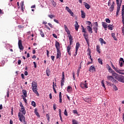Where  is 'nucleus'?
I'll list each match as a JSON object with an SVG mask.
<instances>
[{
  "label": "nucleus",
  "instance_id": "603ef678",
  "mask_svg": "<svg viewBox=\"0 0 124 124\" xmlns=\"http://www.w3.org/2000/svg\"><path fill=\"white\" fill-rule=\"evenodd\" d=\"M64 115H65V116H68L67 111H66V109H65L64 110Z\"/></svg>",
  "mask_w": 124,
  "mask_h": 124
},
{
  "label": "nucleus",
  "instance_id": "e433bc0d",
  "mask_svg": "<svg viewBox=\"0 0 124 124\" xmlns=\"http://www.w3.org/2000/svg\"><path fill=\"white\" fill-rule=\"evenodd\" d=\"M119 65L121 67H123V65H124L123 61H121V58L119 60Z\"/></svg>",
  "mask_w": 124,
  "mask_h": 124
},
{
  "label": "nucleus",
  "instance_id": "a878e982",
  "mask_svg": "<svg viewBox=\"0 0 124 124\" xmlns=\"http://www.w3.org/2000/svg\"><path fill=\"white\" fill-rule=\"evenodd\" d=\"M89 47H90V44L89 43V37H88V36H86V37H84Z\"/></svg>",
  "mask_w": 124,
  "mask_h": 124
},
{
  "label": "nucleus",
  "instance_id": "49530a36",
  "mask_svg": "<svg viewBox=\"0 0 124 124\" xmlns=\"http://www.w3.org/2000/svg\"><path fill=\"white\" fill-rule=\"evenodd\" d=\"M46 116L47 120H48V122H49L50 121V116H49V114H46Z\"/></svg>",
  "mask_w": 124,
  "mask_h": 124
},
{
  "label": "nucleus",
  "instance_id": "423d86ee",
  "mask_svg": "<svg viewBox=\"0 0 124 124\" xmlns=\"http://www.w3.org/2000/svg\"><path fill=\"white\" fill-rule=\"evenodd\" d=\"M122 2H123V0H120V1H119V0H116V3L117 4V9L116 12H120V8H121Z\"/></svg>",
  "mask_w": 124,
  "mask_h": 124
},
{
  "label": "nucleus",
  "instance_id": "69168bd1",
  "mask_svg": "<svg viewBox=\"0 0 124 124\" xmlns=\"http://www.w3.org/2000/svg\"><path fill=\"white\" fill-rule=\"evenodd\" d=\"M92 63H93V61H91V62H87V65H90V64H92Z\"/></svg>",
  "mask_w": 124,
  "mask_h": 124
},
{
  "label": "nucleus",
  "instance_id": "aec40b11",
  "mask_svg": "<svg viewBox=\"0 0 124 124\" xmlns=\"http://www.w3.org/2000/svg\"><path fill=\"white\" fill-rule=\"evenodd\" d=\"M99 41L100 42V43L101 44V45H103V44H106V42H105L104 41V40H103V39L100 38H99Z\"/></svg>",
  "mask_w": 124,
  "mask_h": 124
},
{
  "label": "nucleus",
  "instance_id": "72a5a7b5",
  "mask_svg": "<svg viewBox=\"0 0 124 124\" xmlns=\"http://www.w3.org/2000/svg\"><path fill=\"white\" fill-rule=\"evenodd\" d=\"M109 10L110 12H112L114 10V6L113 5H111L110 6V7L109 9Z\"/></svg>",
  "mask_w": 124,
  "mask_h": 124
},
{
  "label": "nucleus",
  "instance_id": "412c9836",
  "mask_svg": "<svg viewBox=\"0 0 124 124\" xmlns=\"http://www.w3.org/2000/svg\"><path fill=\"white\" fill-rule=\"evenodd\" d=\"M83 100H84V101H85V102H91V98H83Z\"/></svg>",
  "mask_w": 124,
  "mask_h": 124
},
{
  "label": "nucleus",
  "instance_id": "393cba45",
  "mask_svg": "<svg viewBox=\"0 0 124 124\" xmlns=\"http://www.w3.org/2000/svg\"><path fill=\"white\" fill-rule=\"evenodd\" d=\"M96 51L98 54H100V46L98 45L96 46Z\"/></svg>",
  "mask_w": 124,
  "mask_h": 124
},
{
  "label": "nucleus",
  "instance_id": "a19ab883",
  "mask_svg": "<svg viewBox=\"0 0 124 124\" xmlns=\"http://www.w3.org/2000/svg\"><path fill=\"white\" fill-rule=\"evenodd\" d=\"M51 72L50 71V70H46V74L47 76H50V73Z\"/></svg>",
  "mask_w": 124,
  "mask_h": 124
},
{
  "label": "nucleus",
  "instance_id": "b1692460",
  "mask_svg": "<svg viewBox=\"0 0 124 124\" xmlns=\"http://www.w3.org/2000/svg\"><path fill=\"white\" fill-rule=\"evenodd\" d=\"M85 7L87 9H90V8H91V6H90L87 2H85Z\"/></svg>",
  "mask_w": 124,
  "mask_h": 124
},
{
  "label": "nucleus",
  "instance_id": "09e8293b",
  "mask_svg": "<svg viewBox=\"0 0 124 124\" xmlns=\"http://www.w3.org/2000/svg\"><path fill=\"white\" fill-rule=\"evenodd\" d=\"M114 70H115V71L117 72V73H119L120 71H121V70L116 68L115 69H114Z\"/></svg>",
  "mask_w": 124,
  "mask_h": 124
},
{
  "label": "nucleus",
  "instance_id": "4d7b16f0",
  "mask_svg": "<svg viewBox=\"0 0 124 124\" xmlns=\"http://www.w3.org/2000/svg\"><path fill=\"white\" fill-rule=\"evenodd\" d=\"M22 62V61H21V60H18V62H17V63L19 65H20V64H21V63Z\"/></svg>",
  "mask_w": 124,
  "mask_h": 124
},
{
  "label": "nucleus",
  "instance_id": "4c0bfd02",
  "mask_svg": "<svg viewBox=\"0 0 124 124\" xmlns=\"http://www.w3.org/2000/svg\"><path fill=\"white\" fill-rule=\"evenodd\" d=\"M52 6L53 7H56V6H57V3L56 2H54V0H52Z\"/></svg>",
  "mask_w": 124,
  "mask_h": 124
},
{
  "label": "nucleus",
  "instance_id": "0eeeda50",
  "mask_svg": "<svg viewBox=\"0 0 124 124\" xmlns=\"http://www.w3.org/2000/svg\"><path fill=\"white\" fill-rule=\"evenodd\" d=\"M72 44V41H70V45H69L67 47V51L68 55L70 56H71V51H70V50L71 49V45Z\"/></svg>",
  "mask_w": 124,
  "mask_h": 124
},
{
  "label": "nucleus",
  "instance_id": "58836bf2",
  "mask_svg": "<svg viewBox=\"0 0 124 124\" xmlns=\"http://www.w3.org/2000/svg\"><path fill=\"white\" fill-rule=\"evenodd\" d=\"M68 37L70 41H73V39L72 38V36L70 34H70H68Z\"/></svg>",
  "mask_w": 124,
  "mask_h": 124
},
{
  "label": "nucleus",
  "instance_id": "2f4dec72",
  "mask_svg": "<svg viewBox=\"0 0 124 124\" xmlns=\"http://www.w3.org/2000/svg\"><path fill=\"white\" fill-rule=\"evenodd\" d=\"M111 36L113 37V38H114V40L117 41V38L116 37L115 33H112Z\"/></svg>",
  "mask_w": 124,
  "mask_h": 124
},
{
  "label": "nucleus",
  "instance_id": "ddd939ff",
  "mask_svg": "<svg viewBox=\"0 0 124 124\" xmlns=\"http://www.w3.org/2000/svg\"><path fill=\"white\" fill-rule=\"evenodd\" d=\"M102 26L104 28V29H105V31H107V28L108 27V24L105 22H102Z\"/></svg>",
  "mask_w": 124,
  "mask_h": 124
},
{
  "label": "nucleus",
  "instance_id": "7c9ffc66",
  "mask_svg": "<svg viewBox=\"0 0 124 124\" xmlns=\"http://www.w3.org/2000/svg\"><path fill=\"white\" fill-rule=\"evenodd\" d=\"M93 30L94 31H95V33H97V30H98V27L94 26L93 28Z\"/></svg>",
  "mask_w": 124,
  "mask_h": 124
},
{
  "label": "nucleus",
  "instance_id": "c85d7f7f",
  "mask_svg": "<svg viewBox=\"0 0 124 124\" xmlns=\"http://www.w3.org/2000/svg\"><path fill=\"white\" fill-rule=\"evenodd\" d=\"M80 45L79 44V43H77L76 46V50H78V49H79V47H80Z\"/></svg>",
  "mask_w": 124,
  "mask_h": 124
},
{
  "label": "nucleus",
  "instance_id": "338daca9",
  "mask_svg": "<svg viewBox=\"0 0 124 124\" xmlns=\"http://www.w3.org/2000/svg\"><path fill=\"white\" fill-rule=\"evenodd\" d=\"M111 0H109V1L108 2V6H110V5H111Z\"/></svg>",
  "mask_w": 124,
  "mask_h": 124
},
{
  "label": "nucleus",
  "instance_id": "f8f14e48",
  "mask_svg": "<svg viewBox=\"0 0 124 124\" xmlns=\"http://www.w3.org/2000/svg\"><path fill=\"white\" fill-rule=\"evenodd\" d=\"M88 71H90V72H95V67L94 66L92 65L90 67Z\"/></svg>",
  "mask_w": 124,
  "mask_h": 124
},
{
  "label": "nucleus",
  "instance_id": "a18cd8bd",
  "mask_svg": "<svg viewBox=\"0 0 124 124\" xmlns=\"http://www.w3.org/2000/svg\"><path fill=\"white\" fill-rule=\"evenodd\" d=\"M70 90H72V87H71L70 86H68L67 87V91L68 92H69V91H70Z\"/></svg>",
  "mask_w": 124,
  "mask_h": 124
},
{
  "label": "nucleus",
  "instance_id": "6e6d98bb",
  "mask_svg": "<svg viewBox=\"0 0 124 124\" xmlns=\"http://www.w3.org/2000/svg\"><path fill=\"white\" fill-rule=\"evenodd\" d=\"M82 32H84L85 33H86V29L85 28H84V27H83V28H82Z\"/></svg>",
  "mask_w": 124,
  "mask_h": 124
},
{
  "label": "nucleus",
  "instance_id": "37998d69",
  "mask_svg": "<svg viewBox=\"0 0 124 124\" xmlns=\"http://www.w3.org/2000/svg\"><path fill=\"white\" fill-rule=\"evenodd\" d=\"M31 105L33 106V107H35L36 106V104H35V102L32 101L31 102Z\"/></svg>",
  "mask_w": 124,
  "mask_h": 124
},
{
  "label": "nucleus",
  "instance_id": "8fccbe9b",
  "mask_svg": "<svg viewBox=\"0 0 124 124\" xmlns=\"http://www.w3.org/2000/svg\"><path fill=\"white\" fill-rule=\"evenodd\" d=\"M49 53H50V52H49V50H46V56H47V58H49Z\"/></svg>",
  "mask_w": 124,
  "mask_h": 124
},
{
  "label": "nucleus",
  "instance_id": "3c124183",
  "mask_svg": "<svg viewBox=\"0 0 124 124\" xmlns=\"http://www.w3.org/2000/svg\"><path fill=\"white\" fill-rule=\"evenodd\" d=\"M53 109H54V110H56V109H57V105L54 104V105H53Z\"/></svg>",
  "mask_w": 124,
  "mask_h": 124
},
{
  "label": "nucleus",
  "instance_id": "c03bdc74",
  "mask_svg": "<svg viewBox=\"0 0 124 124\" xmlns=\"http://www.w3.org/2000/svg\"><path fill=\"white\" fill-rule=\"evenodd\" d=\"M105 21L106 23H108V24H110V23H111V20H110L109 18H106L105 19Z\"/></svg>",
  "mask_w": 124,
  "mask_h": 124
},
{
  "label": "nucleus",
  "instance_id": "f03ea898",
  "mask_svg": "<svg viewBox=\"0 0 124 124\" xmlns=\"http://www.w3.org/2000/svg\"><path fill=\"white\" fill-rule=\"evenodd\" d=\"M116 76L113 75V76H115L114 78L116 79V80H117L119 81V82H121L122 83H124V77L122 75H118L116 73H115Z\"/></svg>",
  "mask_w": 124,
  "mask_h": 124
},
{
  "label": "nucleus",
  "instance_id": "20e7f679",
  "mask_svg": "<svg viewBox=\"0 0 124 124\" xmlns=\"http://www.w3.org/2000/svg\"><path fill=\"white\" fill-rule=\"evenodd\" d=\"M107 78L108 80V81H110V82H112L113 84H118L119 83V82L117 81V80L115 79L113 76H108L107 77Z\"/></svg>",
  "mask_w": 124,
  "mask_h": 124
},
{
  "label": "nucleus",
  "instance_id": "1a4fd4ad",
  "mask_svg": "<svg viewBox=\"0 0 124 124\" xmlns=\"http://www.w3.org/2000/svg\"><path fill=\"white\" fill-rule=\"evenodd\" d=\"M55 47L57 51H61V46L60 45V43L58 41H55Z\"/></svg>",
  "mask_w": 124,
  "mask_h": 124
},
{
  "label": "nucleus",
  "instance_id": "052dcab7",
  "mask_svg": "<svg viewBox=\"0 0 124 124\" xmlns=\"http://www.w3.org/2000/svg\"><path fill=\"white\" fill-rule=\"evenodd\" d=\"M86 22L88 26H91V25H92V22H91V21H86Z\"/></svg>",
  "mask_w": 124,
  "mask_h": 124
},
{
  "label": "nucleus",
  "instance_id": "bb28decb",
  "mask_svg": "<svg viewBox=\"0 0 124 124\" xmlns=\"http://www.w3.org/2000/svg\"><path fill=\"white\" fill-rule=\"evenodd\" d=\"M108 30L110 31H113V25L109 24L108 26Z\"/></svg>",
  "mask_w": 124,
  "mask_h": 124
},
{
  "label": "nucleus",
  "instance_id": "e2e57ef3",
  "mask_svg": "<svg viewBox=\"0 0 124 124\" xmlns=\"http://www.w3.org/2000/svg\"><path fill=\"white\" fill-rule=\"evenodd\" d=\"M52 35H53V37H55V38H58V36H57V34H53Z\"/></svg>",
  "mask_w": 124,
  "mask_h": 124
},
{
  "label": "nucleus",
  "instance_id": "c9c22d12",
  "mask_svg": "<svg viewBox=\"0 0 124 124\" xmlns=\"http://www.w3.org/2000/svg\"><path fill=\"white\" fill-rule=\"evenodd\" d=\"M98 62H99V63H100V64H103V62H102V59L99 58L98 59Z\"/></svg>",
  "mask_w": 124,
  "mask_h": 124
},
{
  "label": "nucleus",
  "instance_id": "473e14b6",
  "mask_svg": "<svg viewBox=\"0 0 124 124\" xmlns=\"http://www.w3.org/2000/svg\"><path fill=\"white\" fill-rule=\"evenodd\" d=\"M34 113H35V115H36V116H37V117H40L39 113H38V112H37V108L35 109Z\"/></svg>",
  "mask_w": 124,
  "mask_h": 124
},
{
  "label": "nucleus",
  "instance_id": "9b49d317",
  "mask_svg": "<svg viewBox=\"0 0 124 124\" xmlns=\"http://www.w3.org/2000/svg\"><path fill=\"white\" fill-rule=\"evenodd\" d=\"M62 57V52L61 50H57V55H56V59H59L61 60V58Z\"/></svg>",
  "mask_w": 124,
  "mask_h": 124
},
{
  "label": "nucleus",
  "instance_id": "ea45409f",
  "mask_svg": "<svg viewBox=\"0 0 124 124\" xmlns=\"http://www.w3.org/2000/svg\"><path fill=\"white\" fill-rule=\"evenodd\" d=\"M40 34L41 35L42 37H44V32H43V31H42V30H40Z\"/></svg>",
  "mask_w": 124,
  "mask_h": 124
},
{
  "label": "nucleus",
  "instance_id": "0e129e2a",
  "mask_svg": "<svg viewBox=\"0 0 124 124\" xmlns=\"http://www.w3.org/2000/svg\"><path fill=\"white\" fill-rule=\"evenodd\" d=\"M18 28L19 29H23V28H24V26L22 25H18Z\"/></svg>",
  "mask_w": 124,
  "mask_h": 124
},
{
  "label": "nucleus",
  "instance_id": "864d4df0",
  "mask_svg": "<svg viewBox=\"0 0 124 124\" xmlns=\"http://www.w3.org/2000/svg\"><path fill=\"white\" fill-rule=\"evenodd\" d=\"M51 59L52 61H53V62H54V61H55V56H51Z\"/></svg>",
  "mask_w": 124,
  "mask_h": 124
},
{
  "label": "nucleus",
  "instance_id": "f704fd0d",
  "mask_svg": "<svg viewBox=\"0 0 124 124\" xmlns=\"http://www.w3.org/2000/svg\"><path fill=\"white\" fill-rule=\"evenodd\" d=\"M48 16L50 19H53V18H55V17H56V16H55L54 15H48Z\"/></svg>",
  "mask_w": 124,
  "mask_h": 124
},
{
  "label": "nucleus",
  "instance_id": "79ce46f5",
  "mask_svg": "<svg viewBox=\"0 0 124 124\" xmlns=\"http://www.w3.org/2000/svg\"><path fill=\"white\" fill-rule=\"evenodd\" d=\"M72 124H78V121L75 119L72 120Z\"/></svg>",
  "mask_w": 124,
  "mask_h": 124
},
{
  "label": "nucleus",
  "instance_id": "7ed1b4c3",
  "mask_svg": "<svg viewBox=\"0 0 124 124\" xmlns=\"http://www.w3.org/2000/svg\"><path fill=\"white\" fill-rule=\"evenodd\" d=\"M20 106L21 107L20 109H19V113H20V115H22V116H25L26 115V109H25V107L23 105L22 103H20Z\"/></svg>",
  "mask_w": 124,
  "mask_h": 124
},
{
  "label": "nucleus",
  "instance_id": "dca6fc26",
  "mask_svg": "<svg viewBox=\"0 0 124 124\" xmlns=\"http://www.w3.org/2000/svg\"><path fill=\"white\" fill-rule=\"evenodd\" d=\"M64 28L65 29V31L66 32H67V34H70V31H69V30H68V28H67V26L66 25H64Z\"/></svg>",
  "mask_w": 124,
  "mask_h": 124
},
{
  "label": "nucleus",
  "instance_id": "13d9d810",
  "mask_svg": "<svg viewBox=\"0 0 124 124\" xmlns=\"http://www.w3.org/2000/svg\"><path fill=\"white\" fill-rule=\"evenodd\" d=\"M47 24L48 25V26H49L50 28H51L52 29H53V26H52V24H51V23H47Z\"/></svg>",
  "mask_w": 124,
  "mask_h": 124
},
{
  "label": "nucleus",
  "instance_id": "9d476101",
  "mask_svg": "<svg viewBox=\"0 0 124 124\" xmlns=\"http://www.w3.org/2000/svg\"><path fill=\"white\" fill-rule=\"evenodd\" d=\"M18 47L20 50H22L23 51L24 50V46H23V45L22 44V40H18Z\"/></svg>",
  "mask_w": 124,
  "mask_h": 124
},
{
  "label": "nucleus",
  "instance_id": "a211bd4d",
  "mask_svg": "<svg viewBox=\"0 0 124 124\" xmlns=\"http://www.w3.org/2000/svg\"><path fill=\"white\" fill-rule=\"evenodd\" d=\"M87 29L88 30V31H89V32H90V33H93V29L92 27H91V26H87Z\"/></svg>",
  "mask_w": 124,
  "mask_h": 124
},
{
  "label": "nucleus",
  "instance_id": "4468645a",
  "mask_svg": "<svg viewBox=\"0 0 124 124\" xmlns=\"http://www.w3.org/2000/svg\"><path fill=\"white\" fill-rule=\"evenodd\" d=\"M20 6L21 8V11L24 12V9H25V4H24V1H22L20 3Z\"/></svg>",
  "mask_w": 124,
  "mask_h": 124
},
{
  "label": "nucleus",
  "instance_id": "680f3d73",
  "mask_svg": "<svg viewBox=\"0 0 124 124\" xmlns=\"http://www.w3.org/2000/svg\"><path fill=\"white\" fill-rule=\"evenodd\" d=\"M73 112L74 114H78V111H77V110H73Z\"/></svg>",
  "mask_w": 124,
  "mask_h": 124
},
{
  "label": "nucleus",
  "instance_id": "2eb2a0df",
  "mask_svg": "<svg viewBox=\"0 0 124 124\" xmlns=\"http://www.w3.org/2000/svg\"><path fill=\"white\" fill-rule=\"evenodd\" d=\"M80 87L82 89H84V88H85L86 89H88V83H81L80 84Z\"/></svg>",
  "mask_w": 124,
  "mask_h": 124
},
{
  "label": "nucleus",
  "instance_id": "6ab92c4d",
  "mask_svg": "<svg viewBox=\"0 0 124 124\" xmlns=\"http://www.w3.org/2000/svg\"><path fill=\"white\" fill-rule=\"evenodd\" d=\"M81 18H82L83 19H85V18L86 17V13H85V12H84V11L81 10Z\"/></svg>",
  "mask_w": 124,
  "mask_h": 124
},
{
  "label": "nucleus",
  "instance_id": "6e6552de",
  "mask_svg": "<svg viewBox=\"0 0 124 124\" xmlns=\"http://www.w3.org/2000/svg\"><path fill=\"white\" fill-rule=\"evenodd\" d=\"M64 85V72H63L62 74V79L61 81V86L62 88Z\"/></svg>",
  "mask_w": 124,
  "mask_h": 124
},
{
  "label": "nucleus",
  "instance_id": "5fc2aeb1",
  "mask_svg": "<svg viewBox=\"0 0 124 124\" xmlns=\"http://www.w3.org/2000/svg\"><path fill=\"white\" fill-rule=\"evenodd\" d=\"M26 97H24V96L22 95V98L23 100H24L25 102H27V99H26Z\"/></svg>",
  "mask_w": 124,
  "mask_h": 124
},
{
  "label": "nucleus",
  "instance_id": "cd10ccee",
  "mask_svg": "<svg viewBox=\"0 0 124 124\" xmlns=\"http://www.w3.org/2000/svg\"><path fill=\"white\" fill-rule=\"evenodd\" d=\"M59 117L60 118L61 122H62V110H61V109H59Z\"/></svg>",
  "mask_w": 124,
  "mask_h": 124
},
{
  "label": "nucleus",
  "instance_id": "774afa93",
  "mask_svg": "<svg viewBox=\"0 0 124 124\" xmlns=\"http://www.w3.org/2000/svg\"><path fill=\"white\" fill-rule=\"evenodd\" d=\"M80 73V69H78V70H77V74H78V76H79V74Z\"/></svg>",
  "mask_w": 124,
  "mask_h": 124
},
{
  "label": "nucleus",
  "instance_id": "f257e3e1",
  "mask_svg": "<svg viewBox=\"0 0 124 124\" xmlns=\"http://www.w3.org/2000/svg\"><path fill=\"white\" fill-rule=\"evenodd\" d=\"M31 87L33 93L39 95V93H38V92H37V83L35 81H32L31 83Z\"/></svg>",
  "mask_w": 124,
  "mask_h": 124
},
{
  "label": "nucleus",
  "instance_id": "bf43d9fd",
  "mask_svg": "<svg viewBox=\"0 0 124 124\" xmlns=\"http://www.w3.org/2000/svg\"><path fill=\"white\" fill-rule=\"evenodd\" d=\"M94 25H95V27H98V23H97V22H94Z\"/></svg>",
  "mask_w": 124,
  "mask_h": 124
},
{
  "label": "nucleus",
  "instance_id": "f3484780",
  "mask_svg": "<svg viewBox=\"0 0 124 124\" xmlns=\"http://www.w3.org/2000/svg\"><path fill=\"white\" fill-rule=\"evenodd\" d=\"M79 27L80 26L78 24V22L75 21V30H77V31H78V30Z\"/></svg>",
  "mask_w": 124,
  "mask_h": 124
},
{
  "label": "nucleus",
  "instance_id": "39448f33",
  "mask_svg": "<svg viewBox=\"0 0 124 124\" xmlns=\"http://www.w3.org/2000/svg\"><path fill=\"white\" fill-rule=\"evenodd\" d=\"M18 118L19 119V121L20 122H23V124H27V121H26L25 120V116L23 115H21V112H19L18 114Z\"/></svg>",
  "mask_w": 124,
  "mask_h": 124
},
{
  "label": "nucleus",
  "instance_id": "4be33fe9",
  "mask_svg": "<svg viewBox=\"0 0 124 124\" xmlns=\"http://www.w3.org/2000/svg\"><path fill=\"white\" fill-rule=\"evenodd\" d=\"M22 93L23 94V96L25 97H27V90H22Z\"/></svg>",
  "mask_w": 124,
  "mask_h": 124
},
{
  "label": "nucleus",
  "instance_id": "c756f323",
  "mask_svg": "<svg viewBox=\"0 0 124 124\" xmlns=\"http://www.w3.org/2000/svg\"><path fill=\"white\" fill-rule=\"evenodd\" d=\"M111 86H112L113 88L115 90V91H118V88L116 86V85L114 84V83H112L111 84Z\"/></svg>",
  "mask_w": 124,
  "mask_h": 124
},
{
  "label": "nucleus",
  "instance_id": "de8ad7c7",
  "mask_svg": "<svg viewBox=\"0 0 124 124\" xmlns=\"http://www.w3.org/2000/svg\"><path fill=\"white\" fill-rule=\"evenodd\" d=\"M101 84H102V87H103V88H105V85L104 84V80H102Z\"/></svg>",
  "mask_w": 124,
  "mask_h": 124
},
{
  "label": "nucleus",
  "instance_id": "5701e85b",
  "mask_svg": "<svg viewBox=\"0 0 124 124\" xmlns=\"http://www.w3.org/2000/svg\"><path fill=\"white\" fill-rule=\"evenodd\" d=\"M65 9H66V10H67V11H68V12L70 13V14H71V13L72 14H73V13L72 12V11H71V10L70 9H69V8L68 7L66 6L65 8Z\"/></svg>",
  "mask_w": 124,
  "mask_h": 124
}]
</instances>
